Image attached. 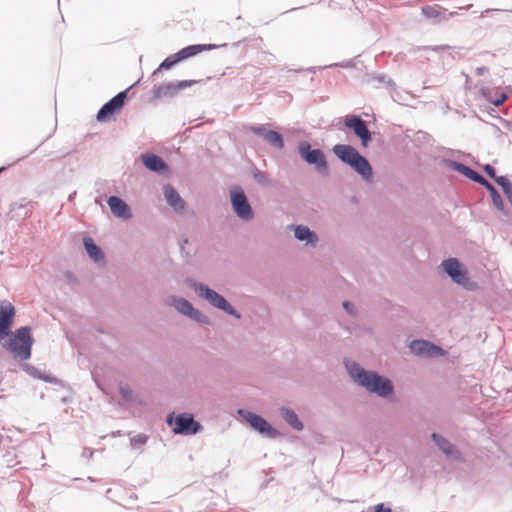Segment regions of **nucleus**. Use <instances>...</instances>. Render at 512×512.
Returning a JSON list of instances; mask_svg holds the SVG:
<instances>
[{"label": "nucleus", "mask_w": 512, "mask_h": 512, "mask_svg": "<svg viewBox=\"0 0 512 512\" xmlns=\"http://www.w3.org/2000/svg\"><path fill=\"white\" fill-rule=\"evenodd\" d=\"M15 317L14 306L7 301L0 303V344L8 350L15 359L25 361L31 357L34 339L30 328L23 326L14 333L11 332Z\"/></svg>", "instance_id": "obj_1"}, {"label": "nucleus", "mask_w": 512, "mask_h": 512, "mask_svg": "<svg viewBox=\"0 0 512 512\" xmlns=\"http://www.w3.org/2000/svg\"><path fill=\"white\" fill-rule=\"evenodd\" d=\"M346 366L350 378L369 393L381 398H389L394 393V385L389 378L380 375L376 371L366 370L357 362H352Z\"/></svg>", "instance_id": "obj_2"}, {"label": "nucleus", "mask_w": 512, "mask_h": 512, "mask_svg": "<svg viewBox=\"0 0 512 512\" xmlns=\"http://www.w3.org/2000/svg\"><path fill=\"white\" fill-rule=\"evenodd\" d=\"M334 155L343 163L351 167L363 181L370 183L373 180V168L366 157L352 145L336 144L332 149Z\"/></svg>", "instance_id": "obj_3"}, {"label": "nucleus", "mask_w": 512, "mask_h": 512, "mask_svg": "<svg viewBox=\"0 0 512 512\" xmlns=\"http://www.w3.org/2000/svg\"><path fill=\"white\" fill-rule=\"evenodd\" d=\"M186 284L194 290L198 297L206 300L211 306L236 319H241V314L222 295L211 289L208 285L190 278L186 280Z\"/></svg>", "instance_id": "obj_4"}, {"label": "nucleus", "mask_w": 512, "mask_h": 512, "mask_svg": "<svg viewBox=\"0 0 512 512\" xmlns=\"http://www.w3.org/2000/svg\"><path fill=\"white\" fill-rule=\"evenodd\" d=\"M448 167L451 168L454 171L459 172L460 174L466 176L467 178L483 185L490 193L493 205L500 211L504 210V202L502 200L501 195L497 191V189L494 187L493 184H491L486 178H484L481 174H479L474 169L468 167L467 165L455 161V160H449L447 162Z\"/></svg>", "instance_id": "obj_5"}, {"label": "nucleus", "mask_w": 512, "mask_h": 512, "mask_svg": "<svg viewBox=\"0 0 512 512\" xmlns=\"http://www.w3.org/2000/svg\"><path fill=\"white\" fill-rule=\"evenodd\" d=\"M166 422L168 426L172 427L173 433L178 435H195L202 430V425L189 413H180L175 417L174 413H170Z\"/></svg>", "instance_id": "obj_6"}, {"label": "nucleus", "mask_w": 512, "mask_h": 512, "mask_svg": "<svg viewBox=\"0 0 512 512\" xmlns=\"http://www.w3.org/2000/svg\"><path fill=\"white\" fill-rule=\"evenodd\" d=\"M230 202L234 213L242 221L249 222L254 218V211L241 187L230 189Z\"/></svg>", "instance_id": "obj_7"}, {"label": "nucleus", "mask_w": 512, "mask_h": 512, "mask_svg": "<svg viewBox=\"0 0 512 512\" xmlns=\"http://www.w3.org/2000/svg\"><path fill=\"white\" fill-rule=\"evenodd\" d=\"M298 150L301 158L305 162L313 165L320 174H328L327 161L325 154L321 149H311L310 143L303 141L299 144Z\"/></svg>", "instance_id": "obj_8"}, {"label": "nucleus", "mask_w": 512, "mask_h": 512, "mask_svg": "<svg viewBox=\"0 0 512 512\" xmlns=\"http://www.w3.org/2000/svg\"><path fill=\"white\" fill-rule=\"evenodd\" d=\"M238 414L259 434L275 439L279 432L262 416L245 409H239Z\"/></svg>", "instance_id": "obj_9"}, {"label": "nucleus", "mask_w": 512, "mask_h": 512, "mask_svg": "<svg viewBox=\"0 0 512 512\" xmlns=\"http://www.w3.org/2000/svg\"><path fill=\"white\" fill-rule=\"evenodd\" d=\"M169 303L184 316L194 320L195 322L208 325L210 320L208 316L202 313L200 310L194 308V306L185 298L172 296L169 299Z\"/></svg>", "instance_id": "obj_10"}, {"label": "nucleus", "mask_w": 512, "mask_h": 512, "mask_svg": "<svg viewBox=\"0 0 512 512\" xmlns=\"http://www.w3.org/2000/svg\"><path fill=\"white\" fill-rule=\"evenodd\" d=\"M194 80L171 81L159 85H154L151 89L153 99L172 98L179 91L195 84Z\"/></svg>", "instance_id": "obj_11"}, {"label": "nucleus", "mask_w": 512, "mask_h": 512, "mask_svg": "<svg viewBox=\"0 0 512 512\" xmlns=\"http://www.w3.org/2000/svg\"><path fill=\"white\" fill-rule=\"evenodd\" d=\"M441 267L444 272L458 285L469 288L470 281L467 272L463 269L457 258H448L442 261Z\"/></svg>", "instance_id": "obj_12"}, {"label": "nucleus", "mask_w": 512, "mask_h": 512, "mask_svg": "<svg viewBox=\"0 0 512 512\" xmlns=\"http://www.w3.org/2000/svg\"><path fill=\"white\" fill-rule=\"evenodd\" d=\"M343 122L344 125L360 139L364 147L368 146L372 140V136L366 121L357 115L349 114L344 117Z\"/></svg>", "instance_id": "obj_13"}, {"label": "nucleus", "mask_w": 512, "mask_h": 512, "mask_svg": "<svg viewBox=\"0 0 512 512\" xmlns=\"http://www.w3.org/2000/svg\"><path fill=\"white\" fill-rule=\"evenodd\" d=\"M127 98V90L121 91L106 102L97 113V120L99 122H106L118 113L124 106L125 99Z\"/></svg>", "instance_id": "obj_14"}, {"label": "nucleus", "mask_w": 512, "mask_h": 512, "mask_svg": "<svg viewBox=\"0 0 512 512\" xmlns=\"http://www.w3.org/2000/svg\"><path fill=\"white\" fill-rule=\"evenodd\" d=\"M431 439L438 449L450 460L461 461L462 454L460 450L447 438L438 433H432Z\"/></svg>", "instance_id": "obj_15"}, {"label": "nucleus", "mask_w": 512, "mask_h": 512, "mask_svg": "<svg viewBox=\"0 0 512 512\" xmlns=\"http://www.w3.org/2000/svg\"><path fill=\"white\" fill-rule=\"evenodd\" d=\"M163 194L167 204L175 213L183 214L185 212L186 202L172 185H165L163 187Z\"/></svg>", "instance_id": "obj_16"}, {"label": "nucleus", "mask_w": 512, "mask_h": 512, "mask_svg": "<svg viewBox=\"0 0 512 512\" xmlns=\"http://www.w3.org/2000/svg\"><path fill=\"white\" fill-rule=\"evenodd\" d=\"M410 351L417 356L431 357L442 352V349L427 340H413L409 345Z\"/></svg>", "instance_id": "obj_17"}, {"label": "nucleus", "mask_w": 512, "mask_h": 512, "mask_svg": "<svg viewBox=\"0 0 512 512\" xmlns=\"http://www.w3.org/2000/svg\"><path fill=\"white\" fill-rule=\"evenodd\" d=\"M141 160L144 166L153 172L156 173H164L168 171L169 167L166 162L162 159V157L153 154V153H145L141 155Z\"/></svg>", "instance_id": "obj_18"}, {"label": "nucleus", "mask_w": 512, "mask_h": 512, "mask_svg": "<svg viewBox=\"0 0 512 512\" xmlns=\"http://www.w3.org/2000/svg\"><path fill=\"white\" fill-rule=\"evenodd\" d=\"M107 204L110 207L112 213L123 219H130L132 217L128 204L118 196H110L107 199Z\"/></svg>", "instance_id": "obj_19"}, {"label": "nucleus", "mask_w": 512, "mask_h": 512, "mask_svg": "<svg viewBox=\"0 0 512 512\" xmlns=\"http://www.w3.org/2000/svg\"><path fill=\"white\" fill-rule=\"evenodd\" d=\"M227 44L222 45H216V44H193L186 46L179 50L177 53L181 59V61H184L190 57H193L197 55L198 53H201L203 51H210L213 49H216L218 47H226Z\"/></svg>", "instance_id": "obj_20"}, {"label": "nucleus", "mask_w": 512, "mask_h": 512, "mask_svg": "<svg viewBox=\"0 0 512 512\" xmlns=\"http://www.w3.org/2000/svg\"><path fill=\"white\" fill-rule=\"evenodd\" d=\"M294 237L300 241L305 242L307 246L315 247L318 243L317 234L312 231L308 226L296 225L293 227Z\"/></svg>", "instance_id": "obj_21"}, {"label": "nucleus", "mask_w": 512, "mask_h": 512, "mask_svg": "<svg viewBox=\"0 0 512 512\" xmlns=\"http://www.w3.org/2000/svg\"><path fill=\"white\" fill-rule=\"evenodd\" d=\"M280 413L285 422L294 430L302 431L304 429V424L293 409L283 406L280 408Z\"/></svg>", "instance_id": "obj_22"}, {"label": "nucleus", "mask_w": 512, "mask_h": 512, "mask_svg": "<svg viewBox=\"0 0 512 512\" xmlns=\"http://www.w3.org/2000/svg\"><path fill=\"white\" fill-rule=\"evenodd\" d=\"M83 244L88 255L95 261L99 262L104 259V254L101 248L90 237L83 239Z\"/></svg>", "instance_id": "obj_23"}, {"label": "nucleus", "mask_w": 512, "mask_h": 512, "mask_svg": "<svg viewBox=\"0 0 512 512\" xmlns=\"http://www.w3.org/2000/svg\"><path fill=\"white\" fill-rule=\"evenodd\" d=\"M118 391L121 398L128 403H133L138 401L137 394L132 390L129 384L125 382L118 383Z\"/></svg>", "instance_id": "obj_24"}, {"label": "nucleus", "mask_w": 512, "mask_h": 512, "mask_svg": "<svg viewBox=\"0 0 512 512\" xmlns=\"http://www.w3.org/2000/svg\"><path fill=\"white\" fill-rule=\"evenodd\" d=\"M265 142L276 149H282L284 147V140L282 135L274 130H270L265 134Z\"/></svg>", "instance_id": "obj_25"}, {"label": "nucleus", "mask_w": 512, "mask_h": 512, "mask_svg": "<svg viewBox=\"0 0 512 512\" xmlns=\"http://www.w3.org/2000/svg\"><path fill=\"white\" fill-rule=\"evenodd\" d=\"M179 62H181V59H180L178 53L169 55L161 62L159 67L153 72V75H156L161 70H169L172 67H174L176 64H178Z\"/></svg>", "instance_id": "obj_26"}, {"label": "nucleus", "mask_w": 512, "mask_h": 512, "mask_svg": "<svg viewBox=\"0 0 512 512\" xmlns=\"http://www.w3.org/2000/svg\"><path fill=\"white\" fill-rule=\"evenodd\" d=\"M496 183L501 186L507 200L512 206V183L506 176H500V178H497Z\"/></svg>", "instance_id": "obj_27"}, {"label": "nucleus", "mask_w": 512, "mask_h": 512, "mask_svg": "<svg viewBox=\"0 0 512 512\" xmlns=\"http://www.w3.org/2000/svg\"><path fill=\"white\" fill-rule=\"evenodd\" d=\"M369 81H376L379 84H384L386 86H393L394 82L391 78H389L386 74L382 73H372L368 75Z\"/></svg>", "instance_id": "obj_28"}, {"label": "nucleus", "mask_w": 512, "mask_h": 512, "mask_svg": "<svg viewBox=\"0 0 512 512\" xmlns=\"http://www.w3.org/2000/svg\"><path fill=\"white\" fill-rule=\"evenodd\" d=\"M148 441V436L145 434H138L130 439V446L132 449H141Z\"/></svg>", "instance_id": "obj_29"}, {"label": "nucleus", "mask_w": 512, "mask_h": 512, "mask_svg": "<svg viewBox=\"0 0 512 512\" xmlns=\"http://www.w3.org/2000/svg\"><path fill=\"white\" fill-rule=\"evenodd\" d=\"M422 14L428 19H437L440 16V10L433 6H425L422 8Z\"/></svg>", "instance_id": "obj_30"}, {"label": "nucleus", "mask_w": 512, "mask_h": 512, "mask_svg": "<svg viewBox=\"0 0 512 512\" xmlns=\"http://www.w3.org/2000/svg\"><path fill=\"white\" fill-rule=\"evenodd\" d=\"M249 130L252 131L255 135L260 136L265 141V134H267L270 130H267L265 125H252L249 127Z\"/></svg>", "instance_id": "obj_31"}, {"label": "nucleus", "mask_w": 512, "mask_h": 512, "mask_svg": "<svg viewBox=\"0 0 512 512\" xmlns=\"http://www.w3.org/2000/svg\"><path fill=\"white\" fill-rule=\"evenodd\" d=\"M253 178L259 184L265 185L268 183V179H267L266 175L258 169H256L253 172Z\"/></svg>", "instance_id": "obj_32"}, {"label": "nucleus", "mask_w": 512, "mask_h": 512, "mask_svg": "<svg viewBox=\"0 0 512 512\" xmlns=\"http://www.w3.org/2000/svg\"><path fill=\"white\" fill-rule=\"evenodd\" d=\"M23 369L34 378L42 377V372L29 364L23 365Z\"/></svg>", "instance_id": "obj_33"}, {"label": "nucleus", "mask_w": 512, "mask_h": 512, "mask_svg": "<svg viewBox=\"0 0 512 512\" xmlns=\"http://www.w3.org/2000/svg\"><path fill=\"white\" fill-rule=\"evenodd\" d=\"M485 173L490 177L492 178L495 182H496V179L497 178H500V176H497L496 175V170L493 166H491L490 164H486L484 167H483Z\"/></svg>", "instance_id": "obj_34"}, {"label": "nucleus", "mask_w": 512, "mask_h": 512, "mask_svg": "<svg viewBox=\"0 0 512 512\" xmlns=\"http://www.w3.org/2000/svg\"><path fill=\"white\" fill-rule=\"evenodd\" d=\"M343 308L346 310L347 313H349L350 315H354L356 314V310H355V306L353 303L349 302V301H344L343 302Z\"/></svg>", "instance_id": "obj_35"}, {"label": "nucleus", "mask_w": 512, "mask_h": 512, "mask_svg": "<svg viewBox=\"0 0 512 512\" xmlns=\"http://www.w3.org/2000/svg\"><path fill=\"white\" fill-rule=\"evenodd\" d=\"M507 100V95L501 93L500 96L494 100H491V103L495 106H501Z\"/></svg>", "instance_id": "obj_36"}, {"label": "nucleus", "mask_w": 512, "mask_h": 512, "mask_svg": "<svg viewBox=\"0 0 512 512\" xmlns=\"http://www.w3.org/2000/svg\"><path fill=\"white\" fill-rule=\"evenodd\" d=\"M373 512H392L390 507L385 506L384 503H379L375 505Z\"/></svg>", "instance_id": "obj_37"}, {"label": "nucleus", "mask_w": 512, "mask_h": 512, "mask_svg": "<svg viewBox=\"0 0 512 512\" xmlns=\"http://www.w3.org/2000/svg\"><path fill=\"white\" fill-rule=\"evenodd\" d=\"M480 92H481L482 96L489 102H491V100H494V98H492V91L490 89L481 88Z\"/></svg>", "instance_id": "obj_38"}, {"label": "nucleus", "mask_w": 512, "mask_h": 512, "mask_svg": "<svg viewBox=\"0 0 512 512\" xmlns=\"http://www.w3.org/2000/svg\"><path fill=\"white\" fill-rule=\"evenodd\" d=\"M333 66H339V67H343V68H351V67H353V64H352L351 61H348V62H345V63H335V64H332V65H329V66H325L324 68L333 67Z\"/></svg>", "instance_id": "obj_39"}, {"label": "nucleus", "mask_w": 512, "mask_h": 512, "mask_svg": "<svg viewBox=\"0 0 512 512\" xmlns=\"http://www.w3.org/2000/svg\"><path fill=\"white\" fill-rule=\"evenodd\" d=\"M38 379H42L48 383H57L58 382V380L56 378H54L52 376L45 375L43 373H42V377H38Z\"/></svg>", "instance_id": "obj_40"}, {"label": "nucleus", "mask_w": 512, "mask_h": 512, "mask_svg": "<svg viewBox=\"0 0 512 512\" xmlns=\"http://www.w3.org/2000/svg\"><path fill=\"white\" fill-rule=\"evenodd\" d=\"M487 70H488V69H487L486 67L481 66V67H477V68L475 69V73H476L477 75L481 76V75H483L484 73H486V72H487Z\"/></svg>", "instance_id": "obj_41"}, {"label": "nucleus", "mask_w": 512, "mask_h": 512, "mask_svg": "<svg viewBox=\"0 0 512 512\" xmlns=\"http://www.w3.org/2000/svg\"><path fill=\"white\" fill-rule=\"evenodd\" d=\"M93 455V450H90V449H84V452H83V456L87 457V458H91Z\"/></svg>", "instance_id": "obj_42"}, {"label": "nucleus", "mask_w": 512, "mask_h": 512, "mask_svg": "<svg viewBox=\"0 0 512 512\" xmlns=\"http://www.w3.org/2000/svg\"><path fill=\"white\" fill-rule=\"evenodd\" d=\"M492 11H498L497 9H486L484 12H482L481 17H484L486 14L492 12Z\"/></svg>", "instance_id": "obj_43"}, {"label": "nucleus", "mask_w": 512, "mask_h": 512, "mask_svg": "<svg viewBox=\"0 0 512 512\" xmlns=\"http://www.w3.org/2000/svg\"><path fill=\"white\" fill-rule=\"evenodd\" d=\"M120 435H121V431H119V430L111 433V437H117Z\"/></svg>", "instance_id": "obj_44"}, {"label": "nucleus", "mask_w": 512, "mask_h": 512, "mask_svg": "<svg viewBox=\"0 0 512 512\" xmlns=\"http://www.w3.org/2000/svg\"><path fill=\"white\" fill-rule=\"evenodd\" d=\"M76 192H73L72 194L69 195V201H71L73 199V197L75 196Z\"/></svg>", "instance_id": "obj_45"}, {"label": "nucleus", "mask_w": 512, "mask_h": 512, "mask_svg": "<svg viewBox=\"0 0 512 512\" xmlns=\"http://www.w3.org/2000/svg\"><path fill=\"white\" fill-rule=\"evenodd\" d=\"M5 170V167H0V173Z\"/></svg>", "instance_id": "obj_46"}, {"label": "nucleus", "mask_w": 512, "mask_h": 512, "mask_svg": "<svg viewBox=\"0 0 512 512\" xmlns=\"http://www.w3.org/2000/svg\"><path fill=\"white\" fill-rule=\"evenodd\" d=\"M316 68H310L309 71L315 72Z\"/></svg>", "instance_id": "obj_47"}, {"label": "nucleus", "mask_w": 512, "mask_h": 512, "mask_svg": "<svg viewBox=\"0 0 512 512\" xmlns=\"http://www.w3.org/2000/svg\"><path fill=\"white\" fill-rule=\"evenodd\" d=\"M510 12H512V10H509Z\"/></svg>", "instance_id": "obj_48"}]
</instances>
